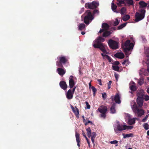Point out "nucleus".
<instances>
[{
	"mask_svg": "<svg viewBox=\"0 0 149 149\" xmlns=\"http://www.w3.org/2000/svg\"><path fill=\"white\" fill-rule=\"evenodd\" d=\"M104 40V38L101 37H99L94 41L93 46L95 48H99L104 53H107L106 50L108 49L107 46L101 43Z\"/></svg>",
	"mask_w": 149,
	"mask_h": 149,
	"instance_id": "1",
	"label": "nucleus"
},
{
	"mask_svg": "<svg viewBox=\"0 0 149 149\" xmlns=\"http://www.w3.org/2000/svg\"><path fill=\"white\" fill-rule=\"evenodd\" d=\"M144 91L141 90L138 92L137 94V102L140 107H141L143 105V99L146 101H148L149 100V96L147 95H144Z\"/></svg>",
	"mask_w": 149,
	"mask_h": 149,
	"instance_id": "2",
	"label": "nucleus"
},
{
	"mask_svg": "<svg viewBox=\"0 0 149 149\" xmlns=\"http://www.w3.org/2000/svg\"><path fill=\"white\" fill-rule=\"evenodd\" d=\"M131 107L133 111L136 113H137L138 116H141L144 113V111L142 109H139L134 101H132L131 103Z\"/></svg>",
	"mask_w": 149,
	"mask_h": 149,
	"instance_id": "3",
	"label": "nucleus"
},
{
	"mask_svg": "<svg viewBox=\"0 0 149 149\" xmlns=\"http://www.w3.org/2000/svg\"><path fill=\"white\" fill-rule=\"evenodd\" d=\"M132 128V126H127L125 125H120L118 122H117L114 125L115 130H130Z\"/></svg>",
	"mask_w": 149,
	"mask_h": 149,
	"instance_id": "4",
	"label": "nucleus"
},
{
	"mask_svg": "<svg viewBox=\"0 0 149 149\" xmlns=\"http://www.w3.org/2000/svg\"><path fill=\"white\" fill-rule=\"evenodd\" d=\"M145 13V10L143 9H140L139 12H136L135 15V21L138 22L143 19L144 17Z\"/></svg>",
	"mask_w": 149,
	"mask_h": 149,
	"instance_id": "5",
	"label": "nucleus"
},
{
	"mask_svg": "<svg viewBox=\"0 0 149 149\" xmlns=\"http://www.w3.org/2000/svg\"><path fill=\"white\" fill-rule=\"evenodd\" d=\"M102 29L100 31L99 33L103 32V36H107L110 34L111 33L107 31L109 28V26L107 24L105 23H103L102 25Z\"/></svg>",
	"mask_w": 149,
	"mask_h": 149,
	"instance_id": "6",
	"label": "nucleus"
},
{
	"mask_svg": "<svg viewBox=\"0 0 149 149\" xmlns=\"http://www.w3.org/2000/svg\"><path fill=\"white\" fill-rule=\"evenodd\" d=\"M85 14L86 15L85 17H83V16H82L81 17L82 18L83 17H84V22L86 24H89V21H91L93 19V17L89 10H87Z\"/></svg>",
	"mask_w": 149,
	"mask_h": 149,
	"instance_id": "7",
	"label": "nucleus"
},
{
	"mask_svg": "<svg viewBox=\"0 0 149 149\" xmlns=\"http://www.w3.org/2000/svg\"><path fill=\"white\" fill-rule=\"evenodd\" d=\"M134 45L133 43L130 42L129 40H127L125 43L124 49L125 54L127 55V51H129L132 49Z\"/></svg>",
	"mask_w": 149,
	"mask_h": 149,
	"instance_id": "8",
	"label": "nucleus"
},
{
	"mask_svg": "<svg viewBox=\"0 0 149 149\" xmlns=\"http://www.w3.org/2000/svg\"><path fill=\"white\" fill-rule=\"evenodd\" d=\"M108 44L110 47L113 49H116L118 47V43L112 40H109Z\"/></svg>",
	"mask_w": 149,
	"mask_h": 149,
	"instance_id": "9",
	"label": "nucleus"
},
{
	"mask_svg": "<svg viewBox=\"0 0 149 149\" xmlns=\"http://www.w3.org/2000/svg\"><path fill=\"white\" fill-rule=\"evenodd\" d=\"M99 5V3L95 1H93L91 3H86L85 6L87 8L94 9L96 8Z\"/></svg>",
	"mask_w": 149,
	"mask_h": 149,
	"instance_id": "10",
	"label": "nucleus"
},
{
	"mask_svg": "<svg viewBox=\"0 0 149 149\" xmlns=\"http://www.w3.org/2000/svg\"><path fill=\"white\" fill-rule=\"evenodd\" d=\"M98 110L101 113V117L104 118L105 117V113L107 110V107L105 106H101L98 108Z\"/></svg>",
	"mask_w": 149,
	"mask_h": 149,
	"instance_id": "11",
	"label": "nucleus"
},
{
	"mask_svg": "<svg viewBox=\"0 0 149 149\" xmlns=\"http://www.w3.org/2000/svg\"><path fill=\"white\" fill-rule=\"evenodd\" d=\"M126 118L125 119L126 120L128 119V124L130 125H132L135 123V118H130V116L128 114H127L126 115Z\"/></svg>",
	"mask_w": 149,
	"mask_h": 149,
	"instance_id": "12",
	"label": "nucleus"
},
{
	"mask_svg": "<svg viewBox=\"0 0 149 149\" xmlns=\"http://www.w3.org/2000/svg\"><path fill=\"white\" fill-rule=\"evenodd\" d=\"M111 98L112 101H115L117 103H120V96L118 94H116L114 97L112 96Z\"/></svg>",
	"mask_w": 149,
	"mask_h": 149,
	"instance_id": "13",
	"label": "nucleus"
},
{
	"mask_svg": "<svg viewBox=\"0 0 149 149\" xmlns=\"http://www.w3.org/2000/svg\"><path fill=\"white\" fill-rule=\"evenodd\" d=\"M74 79V77L72 76H70L69 78V87L70 88H72L75 84Z\"/></svg>",
	"mask_w": 149,
	"mask_h": 149,
	"instance_id": "14",
	"label": "nucleus"
},
{
	"mask_svg": "<svg viewBox=\"0 0 149 149\" xmlns=\"http://www.w3.org/2000/svg\"><path fill=\"white\" fill-rule=\"evenodd\" d=\"M73 93H72L71 90L70 89L66 93V95L68 99L70 100L73 97Z\"/></svg>",
	"mask_w": 149,
	"mask_h": 149,
	"instance_id": "15",
	"label": "nucleus"
},
{
	"mask_svg": "<svg viewBox=\"0 0 149 149\" xmlns=\"http://www.w3.org/2000/svg\"><path fill=\"white\" fill-rule=\"evenodd\" d=\"M87 135L88 137L91 138H95L96 136V132H91V131H87Z\"/></svg>",
	"mask_w": 149,
	"mask_h": 149,
	"instance_id": "16",
	"label": "nucleus"
},
{
	"mask_svg": "<svg viewBox=\"0 0 149 149\" xmlns=\"http://www.w3.org/2000/svg\"><path fill=\"white\" fill-rule=\"evenodd\" d=\"M71 109L77 117H78L79 115L78 109L76 107L74 108L72 105H71Z\"/></svg>",
	"mask_w": 149,
	"mask_h": 149,
	"instance_id": "17",
	"label": "nucleus"
},
{
	"mask_svg": "<svg viewBox=\"0 0 149 149\" xmlns=\"http://www.w3.org/2000/svg\"><path fill=\"white\" fill-rule=\"evenodd\" d=\"M57 70L58 73L61 76H63L65 73V71L63 69L61 68H58L57 69Z\"/></svg>",
	"mask_w": 149,
	"mask_h": 149,
	"instance_id": "18",
	"label": "nucleus"
},
{
	"mask_svg": "<svg viewBox=\"0 0 149 149\" xmlns=\"http://www.w3.org/2000/svg\"><path fill=\"white\" fill-rule=\"evenodd\" d=\"M60 85L61 88L64 90L66 89L67 88V85L66 83L63 81H61L60 82Z\"/></svg>",
	"mask_w": 149,
	"mask_h": 149,
	"instance_id": "19",
	"label": "nucleus"
},
{
	"mask_svg": "<svg viewBox=\"0 0 149 149\" xmlns=\"http://www.w3.org/2000/svg\"><path fill=\"white\" fill-rule=\"evenodd\" d=\"M134 84L135 83L133 81H132L130 83V88L131 90L134 91L136 89V87Z\"/></svg>",
	"mask_w": 149,
	"mask_h": 149,
	"instance_id": "20",
	"label": "nucleus"
},
{
	"mask_svg": "<svg viewBox=\"0 0 149 149\" xmlns=\"http://www.w3.org/2000/svg\"><path fill=\"white\" fill-rule=\"evenodd\" d=\"M115 56L117 58L122 59L124 57V55L123 53H118L115 54Z\"/></svg>",
	"mask_w": 149,
	"mask_h": 149,
	"instance_id": "21",
	"label": "nucleus"
},
{
	"mask_svg": "<svg viewBox=\"0 0 149 149\" xmlns=\"http://www.w3.org/2000/svg\"><path fill=\"white\" fill-rule=\"evenodd\" d=\"M106 51L107 53H104V52H103V53H102L101 55L104 58L107 59L108 60H109L110 62H111V59L109 56L106 54H108L107 50H106Z\"/></svg>",
	"mask_w": 149,
	"mask_h": 149,
	"instance_id": "22",
	"label": "nucleus"
},
{
	"mask_svg": "<svg viewBox=\"0 0 149 149\" xmlns=\"http://www.w3.org/2000/svg\"><path fill=\"white\" fill-rule=\"evenodd\" d=\"M139 4L140 5V8H143L146 7L148 4V3H145L143 1H140Z\"/></svg>",
	"mask_w": 149,
	"mask_h": 149,
	"instance_id": "23",
	"label": "nucleus"
},
{
	"mask_svg": "<svg viewBox=\"0 0 149 149\" xmlns=\"http://www.w3.org/2000/svg\"><path fill=\"white\" fill-rule=\"evenodd\" d=\"M79 136V134L77 133H76L75 136L76 138V140L77 143V145L79 147L80 146V144H79V143L80 142Z\"/></svg>",
	"mask_w": 149,
	"mask_h": 149,
	"instance_id": "24",
	"label": "nucleus"
},
{
	"mask_svg": "<svg viewBox=\"0 0 149 149\" xmlns=\"http://www.w3.org/2000/svg\"><path fill=\"white\" fill-rule=\"evenodd\" d=\"M111 7L112 9L114 12H115L117 13H118V12L116 10V9L117 8V6L116 5L114 4V3H112Z\"/></svg>",
	"mask_w": 149,
	"mask_h": 149,
	"instance_id": "25",
	"label": "nucleus"
},
{
	"mask_svg": "<svg viewBox=\"0 0 149 149\" xmlns=\"http://www.w3.org/2000/svg\"><path fill=\"white\" fill-rule=\"evenodd\" d=\"M60 61L61 63H64L66 62L67 59L64 57H62L60 58Z\"/></svg>",
	"mask_w": 149,
	"mask_h": 149,
	"instance_id": "26",
	"label": "nucleus"
},
{
	"mask_svg": "<svg viewBox=\"0 0 149 149\" xmlns=\"http://www.w3.org/2000/svg\"><path fill=\"white\" fill-rule=\"evenodd\" d=\"M139 74H143L145 76L148 75V74L146 72V71L145 69H142L141 70L140 72H139Z\"/></svg>",
	"mask_w": 149,
	"mask_h": 149,
	"instance_id": "27",
	"label": "nucleus"
},
{
	"mask_svg": "<svg viewBox=\"0 0 149 149\" xmlns=\"http://www.w3.org/2000/svg\"><path fill=\"white\" fill-rule=\"evenodd\" d=\"M125 0H117L118 3L117 4V5L119 6H121L124 3Z\"/></svg>",
	"mask_w": 149,
	"mask_h": 149,
	"instance_id": "28",
	"label": "nucleus"
},
{
	"mask_svg": "<svg viewBox=\"0 0 149 149\" xmlns=\"http://www.w3.org/2000/svg\"><path fill=\"white\" fill-rule=\"evenodd\" d=\"M130 18V17L129 15H126L124 16L123 17V19L125 21H126L128 20Z\"/></svg>",
	"mask_w": 149,
	"mask_h": 149,
	"instance_id": "29",
	"label": "nucleus"
},
{
	"mask_svg": "<svg viewBox=\"0 0 149 149\" xmlns=\"http://www.w3.org/2000/svg\"><path fill=\"white\" fill-rule=\"evenodd\" d=\"M85 26V25L84 24H81L78 26L79 29L82 30L84 29Z\"/></svg>",
	"mask_w": 149,
	"mask_h": 149,
	"instance_id": "30",
	"label": "nucleus"
},
{
	"mask_svg": "<svg viewBox=\"0 0 149 149\" xmlns=\"http://www.w3.org/2000/svg\"><path fill=\"white\" fill-rule=\"evenodd\" d=\"M126 9L125 7L122 8L120 10V13L121 15L125 14L126 12Z\"/></svg>",
	"mask_w": 149,
	"mask_h": 149,
	"instance_id": "31",
	"label": "nucleus"
},
{
	"mask_svg": "<svg viewBox=\"0 0 149 149\" xmlns=\"http://www.w3.org/2000/svg\"><path fill=\"white\" fill-rule=\"evenodd\" d=\"M123 137L124 138H126L127 137H132L133 136V134L131 133L125 134H123Z\"/></svg>",
	"mask_w": 149,
	"mask_h": 149,
	"instance_id": "32",
	"label": "nucleus"
},
{
	"mask_svg": "<svg viewBox=\"0 0 149 149\" xmlns=\"http://www.w3.org/2000/svg\"><path fill=\"white\" fill-rule=\"evenodd\" d=\"M128 4L130 5H133L134 4L133 1L132 0H125Z\"/></svg>",
	"mask_w": 149,
	"mask_h": 149,
	"instance_id": "33",
	"label": "nucleus"
},
{
	"mask_svg": "<svg viewBox=\"0 0 149 149\" xmlns=\"http://www.w3.org/2000/svg\"><path fill=\"white\" fill-rule=\"evenodd\" d=\"M115 105L112 106L110 109L112 113H114L116 112V110L114 107Z\"/></svg>",
	"mask_w": 149,
	"mask_h": 149,
	"instance_id": "34",
	"label": "nucleus"
},
{
	"mask_svg": "<svg viewBox=\"0 0 149 149\" xmlns=\"http://www.w3.org/2000/svg\"><path fill=\"white\" fill-rule=\"evenodd\" d=\"M143 127L146 130L149 129V125L147 123H145L143 125Z\"/></svg>",
	"mask_w": 149,
	"mask_h": 149,
	"instance_id": "35",
	"label": "nucleus"
},
{
	"mask_svg": "<svg viewBox=\"0 0 149 149\" xmlns=\"http://www.w3.org/2000/svg\"><path fill=\"white\" fill-rule=\"evenodd\" d=\"M126 23H125L118 26V29H122L126 26Z\"/></svg>",
	"mask_w": 149,
	"mask_h": 149,
	"instance_id": "36",
	"label": "nucleus"
},
{
	"mask_svg": "<svg viewBox=\"0 0 149 149\" xmlns=\"http://www.w3.org/2000/svg\"><path fill=\"white\" fill-rule=\"evenodd\" d=\"M113 69L116 71H118L119 70V67L117 66H112Z\"/></svg>",
	"mask_w": 149,
	"mask_h": 149,
	"instance_id": "37",
	"label": "nucleus"
},
{
	"mask_svg": "<svg viewBox=\"0 0 149 149\" xmlns=\"http://www.w3.org/2000/svg\"><path fill=\"white\" fill-rule=\"evenodd\" d=\"M145 54L147 57V59L148 60H149V51L148 50H146Z\"/></svg>",
	"mask_w": 149,
	"mask_h": 149,
	"instance_id": "38",
	"label": "nucleus"
},
{
	"mask_svg": "<svg viewBox=\"0 0 149 149\" xmlns=\"http://www.w3.org/2000/svg\"><path fill=\"white\" fill-rule=\"evenodd\" d=\"M144 82L143 79H140L138 81V83L140 85H141Z\"/></svg>",
	"mask_w": 149,
	"mask_h": 149,
	"instance_id": "39",
	"label": "nucleus"
},
{
	"mask_svg": "<svg viewBox=\"0 0 149 149\" xmlns=\"http://www.w3.org/2000/svg\"><path fill=\"white\" fill-rule=\"evenodd\" d=\"M129 61L127 59L125 60L124 62L122 63L123 64H127L129 63Z\"/></svg>",
	"mask_w": 149,
	"mask_h": 149,
	"instance_id": "40",
	"label": "nucleus"
},
{
	"mask_svg": "<svg viewBox=\"0 0 149 149\" xmlns=\"http://www.w3.org/2000/svg\"><path fill=\"white\" fill-rule=\"evenodd\" d=\"M119 23V21L117 19H116V20L114 23V26H116Z\"/></svg>",
	"mask_w": 149,
	"mask_h": 149,
	"instance_id": "41",
	"label": "nucleus"
},
{
	"mask_svg": "<svg viewBox=\"0 0 149 149\" xmlns=\"http://www.w3.org/2000/svg\"><path fill=\"white\" fill-rule=\"evenodd\" d=\"M91 89L92 90V91L93 92V94L94 95L95 92L96 91V89L93 86H92L91 87Z\"/></svg>",
	"mask_w": 149,
	"mask_h": 149,
	"instance_id": "42",
	"label": "nucleus"
},
{
	"mask_svg": "<svg viewBox=\"0 0 149 149\" xmlns=\"http://www.w3.org/2000/svg\"><path fill=\"white\" fill-rule=\"evenodd\" d=\"M112 81H109V82L107 83L108 89H109L111 88V84Z\"/></svg>",
	"mask_w": 149,
	"mask_h": 149,
	"instance_id": "43",
	"label": "nucleus"
},
{
	"mask_svg": "<svg viewBox=\"0 0 149 149\" xmlns=\"http://www.w3.org/2000/svg\"><path fill=\"white\" fill-rule=\"evenodd\" d=\"M102 96L104 100H105L107 97V95L105 93H103L102 94Z\"/></svg>",
	"mask_w": 149,
	"mask_h": 149,
	"instance_id": "44",
	"label": "nucleus"
},
{
	"mask_svg": "<svg viewBox=\"0 0 149 149\" xmlns=\"http://www.w3.org/2000/svg\"><path fill=\"white\" fill-rule=\"evenodd\" d=\"M118 143V141L116 140H114L110 142V143L112 144H116Z\"/></svg>",
	"mask_w": 149,
	"mask_h": 149,
	"instance_id": "45",
	"label": "nucleus"
},
{
	"mask_svg": "<svg viewBox=\"0 0 149 149\" xmlns=\"http://www.w3.org/2000/svg\"><path fill=\"white\" fill-rule=\"evenodd\" d=\"M85 103L86 105L87 109H89L90 108V106L88 102H86Z\"/></svg>",
	"mask_w": 149,
	"mask_h": 149,
	"instance_id": "46",
	"label": "nucleus"
},
{
	"mask_svg": "<svg viewBox=\"0 0 149 149\" xmlns=\"http://www.w3.org/2000/svg\"><path fill=\"white\" fill-rule=\"evenodd\" d=\"M114 76H115V77L116 79V80L117 81H118V79L119 77V75L118 74H117L116 73H115L114 74Z\"/></svg>",
	"mask_w": 149,
	"mask_h": 149,
	"instance_id": "47",
	"label": "nucleus"
},
{
	"mask_svg": "<svg viewBox=\"0 0 149 149\" xmlns=\"http://www.w3.org/2000/svg\"><path fill=\"white\" fill-rule=\"evenodd\" d=\"M56 65L58 66V67H62L63 66L59 62H57L56 63Z\"/></svg>",
	"mask_w": 149,
	"mask_h": 149,
	"instance_id": "48",
	"label": "nucleus"
},
{
	"mask_svg": "<svg viewBox=\"0 0 149 149\" xmlns=\"http://www.w3.org/2000/svg\"><path fill=\"white\" fill-rule=\"evenodd\" d=\"M97 81L98 82V84L100 85H102V81H101V79H98L97 80Z\"/></svg>",
	"mask_w": 149,
	"mask_h": 149,
	"instance_id": "49",
	"label": "nucleus"
},
{
	"mask_svg": "<svg viewBox=\"0 0 149 149\" xmlns=\"http://www.w3.org/2000/svg\"><path fill=\"white\" fill-rule=\"evenodd\" d=\"M119 63L118 61H116L114 62V64L116 65H119Z\"/></svg>",
	"mask_w": 149,
	"mask_h": 149,
	"instance_id": "50",
	"label": "nucleus"
},
{
	"mask_svg": "<svg viewBox=\"0 0 149 149\" xmlns=\"http://www.w3.org/2000/svg\"><path fill=\"white\" fill-rule=\"evenodd\" d=\"M86 140L87 142L88 143V146H89V147H90V142H89V141L88 140V139L87 138V137L86 138Z\"/></svg>",
	"mask_w": 149,
	"mask_h": 149,
	"instance_id": "51",
	"label": "nucleus"
},
{
	"mask_svg": "<svg viewBox=\"0 0 149 149\" xmlns=\"http://www.w3.org/2000/svg\"><path fill=\"white\" fill-rule=\"evenodd\" d=\"M91 123V124H92V122H91L90 121H88L87 122H85V124L86 125H88V123Z\"/></svg>",
	"mask_w": 149,
	"mask_h": 149,
	"instance_id": "52",
	"label": "nucleus"
},
{
	"mask_svg": "<svg viewBox=\"0 0 149 149\" xmlns=\"http://www.w3.org/2000/svg\"><path fill=\"white\" fill-rule=\"evenodd\" d=\"M147 71L149 72V63H147Z\"/></svg>",
	"mask_w": 149,
	"mask_h": 149,
	"instance_id": "53",
	"label": "nucleus"
},
{
	"mask_svg": "<svg viewBox=\"0 0 149 149\" xmlns=\"http://www.w3.org/2000/svg\"><path fill=\"white\" fill-rule=\"evenodd\" d=\"M147 118H146V117H145L144 118H143L142 120V121L143 122H145L146 121Z\"/></svg>",
	"mask_w": 149,
	"mask_h": 149,
	"instance_id": "54",
	"label": "nucleus"
},
{
	"mask_svg": "<svg viewBox=\"0 0 149 149\" xmlns=\"http://www.w3.org/2000/svg\"><path fill=\"white\" fill-rule=\"evenodd\" d=\"M93 138V137L91 138V141H92V142L93 143H94V138Z\"/></svg>",
	"mask_w": 149,
	"mask_h": 149,
	"instance_id": "55",
	"label": "nucleus"
},
{
	"mask_svg": "<svg viewBox=\"0 0 149 149\" xmlns=\"http://www.w3.org/2000/svg\"><path fill=\"white\" fill-rule=\"evenodd\" d=\"M76 87H74L72 89V93L74 94V92L75 90Z\"/></svg>",
	"mask_w": 149,
	"mask_h": 149,
	"instance_id": "56",
	"label": "nucleus"
},
{
	"mask_svg": "<svg viewBox=\"0 0 149 149\" xmlns=\"http://www.w3.org/2000/svg\"><path fill=\"white\" fill-rule=\"evenodd\" d=\"M82 134L83 135V136L85 138H87V137L86 136V135H85V133H84L83 132L82 133Z\"/></svg>",
	"mask_w": 149,
	"mask_h": 149,
	"instance_id": "57",
	"label": "nucleus"
},
{
	"mask_svg": "<svg viewBox=\"0 0 149 149\" xmlns=\"http://www.w3.org/2000/svg\"><path fill=\"white\" fill-rule=\"evenodd\" d=\"M97 12H98V10H94L93 13L94 14H95L96 13H97Z\"/></svg>",
	"mask_w": 149,
	"mask_h": 149,
	"instance_id": "58",
	"label": "nucleus"
},
{
	"mask_svg": "<svg viewBox=\"0 0 149 149\" xmlns=\"http://www.w3.org/2000/svg\"><path fill=\"white\" fill-rule=\"evenodd\" d=\"M147 93L149 94V87L147 89Z\"/></svg>",
	"mask_w": 149,
	"mask_h": 149,
	"instance_id": "59",
	"label": "nucleus"
},
{
	"mask_svg": "<svg viewBox=\"0 0 149 149\" xmlns=\"http://www.w3.org/2000/svg\"><path fill=\"white\" fill-rule=\"evenodd\" d=\"M82 117L83 118V119H84V123H85V121L86 120L85 119H84V116H82Z\"/></svg>",
	"mask_w": 149,
	"mask_h": 149,
	"instance_id": "60",
	"label": "nucleus"
},
{
	"mask_svg": "<svg viewBox=\"0 0 149 149\" xmlns=\"http://www.w3.org/2000/svg\"><path fill=\"white\" fill-rule=\"evenodd\" d=\"M149 115V113L148 115H146V116L145 117L147 118L148 117Z\"/></svg>",
	"mask_w": 149,
	"mask_h": 149,
	"instance_id": "61",
	"label": "nucleus"
},
{
	"mask_svg": "<svg viewBox=\"0 0 149 149\" xmlns=\"http://www.w3.org/2000/svg\"><path fill=\"white\" fill-rule=\"evenodd\" d=\"M81 34H82V35H84L85 34V33L84 32H82L81 33Z\"/></svg>",
	"mask_w": 149,
	"mask_h": 149,
	"instance_id": "62",
	"label": "nucleus"
},
{
	"mask_svg": "<svg viewBox=\"0 0 149 149\" xmlns=\"http://www.w3.org/2000/svg\"><path fill=\"white\" fill-rule=\"evenodd\" d=\"M147 134L149 136V131H148L147 132Z\"/></svg>",
	"mask_w": 149,
	"mask_h": 149,
	"instance_id": "63",
	"label": "nucleus"
},
{
	"mask_svg": "<svg viewBox=\"0 0 149 149\" xmlns=\"http://www.w3.org/2000/svg\"><path fill=\"white\" fill-rule=\"evenodd\" d=\"M147 79L149 81V77H147Z\"/></svg>",
	"mask_w": 149,
	"mask_h": 149,
	"instance_id": "64",
	"label": "nucleus"
}]
</instances>
